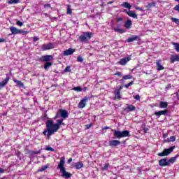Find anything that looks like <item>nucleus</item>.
<instances>
[{
    "instance_id": "1",
    "label": "nucleus",
    "mask_w": 179,
    "mask_h": 179,
    "mask_svg": "<svg viewBox=\"0 0 179 179\" xmlns=\"http://www.w3.org/2000/svg\"><path fill=\"white\" fill-rule=\"evenodd\" d=\"M46 129L43 132L44 136H47L48 141L51 139V136L55 134V130L52 128V123L50 121L46 122Z\"/></svg>"
},
{
    "instance_id": "2",
    "label": "nucleus",
    "mask_w": 179,
    "mask_h": 179,
    "mask_svg": "<svg viewBox=\"0 0 179 179\" xmlns=\"http://www.w3.org/2000/svg\"><path fill=\"white\" fill-rule=\"evenodd\" d=\"M65 164V158L62 157L60 159V162L57 166V169H59L62 173V177H65L66 178H71L72 177V173L66 172L65 167L64 166Z\"/></svg>"
},
{
    "instance_id": "3",
    "label": "nucleus",
    "mask_w": 179,
    "mask_h": 179,
    "mask_svg": "<svg viewBox=\"0 0 179 179\" xmlns=\"http://www.w3.org/2000/svg\"><path fill=\"white\" fill-rule=\"evenodd\" d=\"M113 131V136L115 139H121V138H127V136H131L129 131L124 130L122 131L118 130H112Z\"/></svg>"
},
{
    "instance_id": "4",
    "label": "nucleus",
    "mask_w": 179,
    "mask_h": 179,
    "mask_svg": "<svg viewBox=\"0 0 179 179\" xmlns=\"http://www.w3.org/2000/svg\"><path fill=\"white\" fill-rule=\"evenodd\" d=\"M93 33L92 32H83L82 35L79 36V40L81 43H87L90 38H92Z\"/></svg>"
},
{
    "instance_id": "5",
    "label": "nucleus",
    "mask_w": 179,
    "mask_h": 179,
    "mask_svg": "<svg viewBox=\"0 0 179 179\" xmlns=\"http://www.w3.org/2000/svg\"><path fill=\"white\" fill-rule=\"evenodd\" d=\"M64 119H59L57 120V123L54 124V121L52 120H48V121L52 123V128L55 131L58 132V129L61 128V125H64Z\"/></svg>"
},
{
    "instance_id": "6",
    "label": "nucleus",
    "mask_w": 179,
    "mask_h": 179,
    "mask_svg": "<svg viewBox=\"0 0 179 179\" xmlns=\"http://www.w3.org/2000/svg\"><path fill=\"white\" fill-rule=\"evenodd\" d=\"M175 148H176V145H173L169 148H165L162 152H159L157 154V156H159L160 157H164V156H169V155H170L171 153H173Z\"/></svg>"
},
{
    "instance_id": "7",
    "label": "nucleus",
    "mask_w": 179,
    "mask_h": 179,
    "mask_svg": "<svg viewBox=\"0 0 179 179\" xmlns=\"http://www.w3.org/2000/svg\"><path fill=\"white\" fill-rule=\"evenodd\" d=\"M59 115L63 120H66L69 115L68 111L64 109H59V110L56 113L55 118H58Z\"/></svg>"
},
{
    "instance_id": "8",
    "label": "nucleus",
    "mask_w": 179,
    "mask_h": 179,
    "mask_svg": "<svg viewBox=\"0 0 179 179\" xmlns=\"http://www.w3.org/2000/svg\"><path fill=\"white\" fill-rule=\"evenodd\" d=\"M9 29L10 31H11V34H24V36H26L28 33L27 31H23L15 27H10Z\"/></svg>"
},
{
    "instance_id": "9",
    "label": "nucleus",
    "mask_w": 179,
    "mask_h": 179,
    "mask_svg": "<svg viewBox=\"0 0 179 179\" xmlns=\"http://www.w3.org/2000/svg\"><path fill=\"white\" fill-rule=\"evenodd\" d=\"M54 57L50 55H43L39 58V61H41V62H50V61H52Z\"/></svg>"
},
{
    "instance_id": "10",
    "label": "nucleus",
    "mask_w": 179,
    "mask_h": 179,
    "mask_svg": "<svg viewBox=\"0 0 179 179\" xmlns=\"http://www.w3.org/2000/svg\"><path fill=\"white\" fill-rule=\"evenodd\" d=\"M158 163H159V166H160V167H167L169 166V158H167V157L162 158L159 160Z\"/></svg>"
},
{
    "instance_id": "11",
    "label": "nucleus",
    "mask_w": 179,
    "mask_h": 179,
    "mask_svg": "<svg viewBox=\"0 0 179 179\" xmlns=\"http://www.w3.org/2000/svg\"><path fill=\"white\" fill-rule=\"evenodd\" d=\"M55 44L52 43H48V44H43L41 45L42 51H47V50H52L54 48Z\"/></svg>"
},
{
    "instance_id": "12",
    "label": "nucleus",
    "mask_w": 179,
    "mask_h": 179,
    "mask_svg": "<svg viewBox=\"0 0 179 179\" xmlns=\"http://www.w3.org/2000/svg\"><path fill=\"white\" fill-rule=\"evenodd\" d=\"M89 101V98L87 96H85L78 103V108H85L86 107V102Z\"/></svg>"
},
{
    "instance_id": "13",
    "label": "nucleus",
    "mask_w": 179,
    "mask_h": 179,
    "mask_svg": "<svg viewBox=\"0 0 179 179\" xmlns=\"http://www.w3.org/2000/svg\"><path fill=\"white\" fill-rule=\"evenodd\" d=\"M166 114H169V110L167 109H165L164 110L156 111L155 113V115H156L157 118H160L162 115H166Z\"/></svg>"
},
{
    "instance_id": "14",
    "label": "nucleus",
    "mask_w": 179,
    "mask_h": 179,
    "mask_svg": "<svg viewBox=\"0 0 179 179\" xmlns=\"http://www.w3.org/2000/svg\"><path fill=\"white\" fill-rule=\"evenodd\" d=\"M75 51H76V49L70 48L68 50H66L64 51L63 55L64 57H68V55H72V54H73V52H75Z\"/></svg>"
},
{
    "instance_id": "15",
    "label": "nucleus",
    "mask_w": 179,
    "mask_h": 179,
    "mask_svg": "<svg viewBox=\"0 0 179 179\" xmlns=\"http://www.w3.org/2000/svg\"><path fill=\"white\" fill-rule=\"evenodd\" d=\"M9 80H10V77L7 76L3 81L0 82V90L2 87H5L8 83H9Z\"/></svg>"
},
{
    "instance_id": "16",
    "label": "nucleus",
    "mask_w": 179,
    "mask_h": 179,
    "mask_svg": "<svg viewBox=\"0 0 179 179\" xmlns=\"http://www.w3.org/2000/svg\"><path fill=\"white\" fill-rule=\"evenodd\" d=\"M118 145H121V141L118 140H112L109 141V146H111L112 148H115L118 146Z\"/></svg>"
},
{
    "instance_id": "17",
    "label": "nucleus",
    "mask_w": 179,
    "mask_h": 179,
    "mask_svg": "<svg viewBox=\"0 0 179 179\" xmlns=\"http://www.w3.org/2000/svg\"><path fill=\"white\" fill-rule=\"evenodd\" d=\"M83 166L84 165L83 163H82V162H76L72 165V167L73 169H76V170H80V169H83Z\"/></svg>"
},
{
    "instance_id": "18",
    "label": "nucleus",
    "mask_w": 179,
    "mask_h": 179,
    "mask_svg": "<svg viewBox=\"0 0 179 179\" xmlns=\"http://www.w3.org/2000/svg\"><path fill=\"white\" fill-rule=\"evenodd\" d=\"M135 110H136V107H135L134 105H129V104H127V107L124 108V111H126V113L135 111Z\"/></svg>"
},
{
    "instance_id": "19",
    "label": "nucleus",
    "mask_w": 179,
    "mask_h": 179,
    "mask_svg": "<svg viewBox=\"0 0 179 179\" xmlns=\"http://www.w3.org/2000/svg\"><path fill=\"white\" fill-rule=\"evenodd\" d=\"M131 61V57H127L123 59H121L119 62L120 65H127L128 62Z\"/></svg>"
},
{
    "instance_id": "20",
    "label": "nucleus",
    "mask_w": 179,
    "mask_h": 179,
    "mask_svg": "<svg viewBox=\"0 0 179 179\" xmlns=\"http://www.w3.org/2000/svg\"><path fill=\"white\" fill-rule=\"evenodd\" d=\"M124 12H126V13L128 15V16H129L130 17H133V19L138 18V15H136V13H135V12H134V11H128V10H125Z\"/></svg>"
},
{
    "instance_id": "21",
    "label": "nucleus",
    "mask_w": 179,
    "mask_h": 179,
    "mask_svg": "<svg viewBox=\"0 0 179 179\" xmlns=\"http://www.w3.org/2000/svg\"><path fill=\"white\" fill-rule=\"evenodd\" d=\"M140 40L138 36L134 35L132 37H130L127 39V43H134V41H138Z\"/></svg>"
},
{
    "instance_id": "22",
    "label": "nucleus",
    "mask_w": 179,
    "mask_h": 179,
    "mask_svg": "<svg viewBox=\"0 0 179 179\" xmlns=\"http://www.w3.org/2000/svg\"><path fill=\"white\" fill-rule=\"evenodd\" d=\"M179 61V55H172L170 59V62L171 64H174V62H178Z\"/></svg>"
},
{
    "instance_id": "23",
    "label": "nucleus",
    "mask_w": 179,
    "mask_h": 179,
    "mask_svg": "<svg viewBox=\"0 0 179 179\" xmlns=\"http://www.w3.org/2000/svg\"><path fill=\"white\" fill-rule=\"evenodd\" d=\"M179 155H176L175 157H171L169 160H168V163L170 166V164H173L174 163H176V161L177 160V159H178Z\"/></svg>"
},
{
    "instance_id": "24",
    "label": "nucleus",
    "mask_w": 179,
    "mask_h": 179,
    "mask_svg": "<svg viewBox=\"0 0 179 179\" xmlns=\"http://www.w3.org/2000/svg\"><path fill=\"white\" fill-rule=\"evenodd\" d=\"M159 108H167V107H169V103L162 101L159 102Z\"/></svg>"
},
{
    "instance_id": "25",
    "label": "nucleus",
    "mask_w": 179,
    "mask_h": 179,
    "mask_svg": "<svg viewBox=\"0 0 179 179\" xmlns=\"http://www.w3.org/2000/svg\"><path fill=\"white\" fill-rule=\"evenodd\" d=\"M132 27V21L131 20H127V22L124 23L125 29H131Z\"/></svg>"
},
{
    "instance_id": "26",
    "label": "nucleus",
    "mask_w": 179,
    "mask_h": 179,
    "mask_svg": "<svg viewBox=\"0 0 179 179\" xmlns=\"http://www.w3.org/2000/svg\"><path fill=\"white\" fill-rule=\"evenodd\" d=\"M114 31L116 33H119L120 34H122V33H125L127 31L124 29H119L117 27L113 28Z\"/></svg>"
},
{
    "instance_id": "27",
    "label": "nucleus",
    "mask_w": 179,
    "mask_h": 179,
    "mask_svg": "<svg viewBox=\"0 0 179 179\" xmlns=\"http://www.w3.org/2000/svg\"><path fill=\"white\" fill-rule=\"evenodd\" d=\"M50 66H52V63L51 62H46L44 64L45 71H48V68H50Z\"/></svg>"
},
{
    "instance_id": "28",
    "label": "nucleus",
    "mask_w": 179,
    "mask_h": 179,
    "mask_svg": "<svg viewBox=\"0 0 179 179\" xmlns=\"http://www.w3.org/2000/svg\"><path fill=\"white\" fill-rule=\"evenodd\" d=\"M114 94H115V99L116 100H120L121 99V92H120L119 91L115 90Z\"/></svg>"
},
{
    "instance_id": "29",
    "label": "nucleus",
    "mask_w": 179,
    "mask_h": 179,
    "mask_svg": "<svg viewBox=\"0 0 179 179\" xmlns=\"http://www.w3.org/2000/svg\"><path fill=\"white\" fill-rule=\"evenodd\" d=\"M19 2H20V0H9L7 1V3H8V5H13L19 3Z\"/></svg>"
},
{
    "instance_id": "30",
    "label": "nucleus",
    "mask_w": 179,
    "mask_h": 179,
    "mask_svg": "<svg viewBox=\"0 0 179 179\" xmlns=\"http://www.w3.org/2000/svg\"><path fill=\"white\" fill-rule=\"evenodd\" d=\"M176 136H172L170 138H168L166 141V142H176Z\"/></svg>"
},
{
    "instance_id": "31",
    "label": "nucleus",
    "mask_w": 179,
    "mask_h": 179,
    "mask_svg": "<svg viewBox=\"0 0 179 179\" xmlns=\"http://www.w3.org/2000/svg\"><path fill=\"white\" fill-rule=\"evenodd\" d=\"M157 71H163L164 69V67L160 64L159 62H157Z\"/></svg>"
},
{
    "instance_id": "32",
    "label": "nucleus",
    "mask_w": 179,
    "mask_h": 179,
    "mask_svg": "<svg viewBox=\"0 0 179 179\" xmlns=\"http://www.w3.org/2000/svg\"><path fill=\"white\" fill-rule=\"evenodd\" d=\"M121 6H124V8H127V9H131V4L128 2H124Z\"/></svg>"
},
{
    "instance_id": "33",
    "label": "nucleus",
    "mask_w": 179,
    "mask_h": 179,
    "mask_svg": "<svg viewBox=\"0 0 179 179\" xmlns=\"http://www.w3.org/2000/svg\"><path fill=\"white\" fill-rule=\"evenodd\" d=\"M155 6H156V2H152V3H149L146 6V8H148V9H150V8H153Z\"/></svg>"
},
{
    "instance_id": "34",
    "label": "nucleus",
    "mask_w": 179,
    "mask_h": 179,
    "mask_svg": "<svg viewBox=\"0 0 179 179\" xmlns=\"http://www.w3.org/2000/svg\"><path fill=\"white\" fill-rule=\"evenodd\" d=\"M29 155L31 156H34V155H38L40 153V151H33V150H29L28 152Z\"/></svg>"
},
{
    "instance_id": "35",
    "label": "nucleus",
    "mask_w": 179,
    "mask_h": 179,
    "mask_svg": "<svg viewBox=\"0 0 179 179\" xmlns=\"http://www.w3.org/2000/svg\"><path fill=\"white\" fill-rule=\"evenodd\" d=\"M122 79L124 80H128L129 79H132V76L131 74H129V75H125L122 77Z\"/></svg>"
},
{
    "instance_id": "36",
    "label": "nucleus",
    "mask_w": 179,
    "mask_h": 179,
    "mask_svg": "<svg viewBox=\"0 0 179 179\" xmlns=\"http://www.w3.org/2000/svg\"><path fill=\"white\" fill-rule=\"evenodd\" d=\"M13 82H15L17 86H23V83L19 80H13Z\"/></svg>"
},
{
    "instance_id": "37",
    "label": "nucleus",
    "mask_w": 179,
    "mask_h": 179,
    "mask_svg": "<svg viewBox=\"0 0 179 179\" xmlns=\"http://www.w3.org/2000/svg\"><path fill=\"white\" fill-rule=\"evenodd\" d=\"M48 169V166L45 165L41 167V169H38V171H40L41 173L44 171L45 170H47Z\"/></svg>"
},
{
    "instance_id": "38",
    "label": "nucleus",
    "mask_w": 179,
    "mask_h": 179,
    "mask_svg": "<svg viewBox=\"0 0 179 179\" xmlns=\"http://www.w3.org/2000/svg\"><path fill=\"white\" fill-rule=\"evenodd\" d=\"M73 90H74L75 92H82V87L80 86L75 87L74 88H73Z\"/></svg>"
},
{
    "instance_id": "39",
    "label": "nucleus",
    "mask_w": 179,
    "mask_h": 179,
    "mask_svg": "<svg viewBox=\"0 0 179 179\" xmlns=\"http://www.w3.org/2000/svg\"><path fill=\"white\" fill-rule=\"evenodd\" d=\"M171 21H172L173 23H176V24H178V25H179V19L174 18V17H171Z\"/></svg>"
},
{
    "instance_id": "40",
    "label": "nucleus",
    "mask_w": 179,
    "mask_h": 179,
    "mask_svg": "<svg viewBox=\"0 0 179 179\" xmlns=\"http://www.w3.org/2000/svg\"><path fill=\"white\" fill-rule=\"evenodd\" d=\"M110 167V164H105L104 166L102 168V171H106Z\"/></svg>"
},
{
    "instance_id": "41",
    "label": "nucleus",
    "mask_w": 179,
    "mask_h": 179,
    "mask_svg": "<svg viewBox=\"0 0 179 179\" xmlns=\"http://www.w3.org/2000/svg\"><path fill=\"white\" fill-rule=\"evenodd\" d=\"M67 15H72V9L71 8V6H67Z\"/></svg>"
},
{
    "instance_id": "42",
    "label": "nucleus",
    "mask_w": 179,
    "mask_h": 179,
    "mask_svg": "<svg viewBox=\"0 0 179 179\" xmlns=\"http://www.w3.org/2000/svg\"><path fill=\"white\" fill-rule=\"evenodd\" d=\"M173 45H175V50L177 52H179V43H174Z\"/></svg>"
},
{
    "instance_id": "43",
    "label": "nucleus",
    "mask_w": 179,
    "mask_h": 179,
    "mask_svg": "<svg viewBox=\"0 0 179 179\" xmlns=\"http://www.w3.org/2000/svg\"><path fill=\"white\" fill-rule=\"evenodd\" d=\"M45 150L50 151V152H55V150L52 148L50 146H48L45 148Z\"/></svg>"
},
{
    "instance_id": "44",
    "label": "nucleus",
    "mask_w": 179,
    "mask_h": 179,
    "mask_svg": "<svg viewBox=\"0 0 179 179\" xmlns=\"http://www.w3.org/2000/svg\"><path fill=\"white\" fill-rule=\"evenodd\" d=\"M132 85H134V81H131L130 83L126 84L124 85V87H126V89H128V87H129V86H132Z\"/></svg>"
},
{
    "instance_id": "45",
    "label": "nucleus",
    "mask_w": 179,
    "mask_h": 179,
    "mask_svg": "<svg viewBox=\"0 0 179 179\" xmlns=\"http://www.w3.org/2000/svg\"><path fill=\"white\" fill-rule=\"evenodd\" d=\"M77 61L78 62H83V58L82 57V56H78Z\"/></svg>"
},
{
    "instance_id": "46",
    "label": "nucleus",
    "mask_w": 179,
    "mask_h": 179,
    "mask_svg": "<svg viewBox=\"0 0 179 179\" xmlns=\"http://www.w3.org/2000/svg\"><path fill=\"white\" fill-rule=\"evenodd\" d=\"M64 72H71V66H66L64 70Z\"/></svg>"
},
{
    "instance_id": "47",
    "label": "nucleus",
    "mask_w": 179,
    "mask_h": 179,
    "mask_svg": "<svg viewBox=\"0 0 179 179\" xmlns=\"http://www.w3.org/2000/svg\"><path fill=\"white\" fill-rule=\"evenodd\" d=\"M16 24L17 25V26H20V27H22V26H23V22H20V21H17V23H16Z\"/></svg>"
},
{
    "instance_id": "48",
    "label": "nucleus",
    "mask_w": 179,
    "mask_h": 179,
    "mask_svg": "<svg viewBox=\"0 0 179 179\" xmlns=\"http://www.w3.org/2000/svg\"><path fill=\"white\" fill-rule=\"evenodd\" d=\"M134 99H135V100H141V96H139V94L135 95Z\"/></svg>"
},
{
    "instance_id": "49",
    "label": "nucleus",
    "mask_w": 179,
    "mask_h": 179,
    "mask_svg": "<svg viewBox=\"0 0 179 179\" xmlns=\"http://www.w3.org/2000/svg\"><path fill=\"white\" fill-rule=\"evenodd\" d=\"M115 90H116V92H120L121 90H122V86H119V87H117Z\"/></svg>"
},
{
    "instance_id": "50",
    "label": "nucleus",
    "mask_w": 179,
    "mask_h": 179,
    "mask_svg": "<svg viewBox=\"0 0 179 179\" xmlns=\"http://www.w3.org/2000/svg\"><path fill=\"white\" fill-rule=\"evenodd\" d=\"M174 10H176L177 12H179V4L176 5L174 8H173Z\"/></svg>"
},
{
    "instance_id": "51",
    "label": "nucleus",
    "mask_w": 179,
    "mask_h": 179,
    "mask_svg": "<svg viewBox=\"0 0 179 179\" xmlns=\"http://www.w3.org/2000/svg\"><path fill=\"white\" fill-rule=\"evenodd\" d=\"M38 40H39V38H38V37H37V36H34V37L33 38V41H34V43H36V41H38Z\"/></svg>"
},
{
    "instance_id": "52",
    "label": "nucleus",
    "mask_w": 179,
    "mask_h": 179,
    "mask_svg": "<svg viewBox=\"0 0 179 179\" xmlns=\"http://www.w3.org/2000/svg\"><path fill=\"white\" fill-rule=\"evenodd\" d=\"M3 173H5V169L0 168V174H3Z\"/></svg>"
},
{
    "instance_id": "53",
    "label": "nucleus",
    "mask_w": 179,
    "mask_h": 179,
    "mask_svg": "<svg viewBox=\"0 0 179 179\" xmlns=\"http://www.w3.org/2000/svg\"><path fill=\"white\" fill-rule=\"evenodd\" d=\"M116 22H122V17L117 18Z\"/></svg>"
},
{
    "instance_id": "54",
    "label": "nucleus",
    "mask_w": 179,
    "mask_h": 179,
    "mask_svg": "<svg viewBox=\"0 0 179 179\" xmlns=\"http://www.w3.org/2000/svg\"><path fill=\"white\" fill-rule=\"evenodd\" d=\"M44 8H51V5L50 4H44Z\"/></svg>"
},
{
    "instance_id": "55",
    "label": "nucleus",
    "mask_w": 179,
    "mask_h": 179,
    "mask_svg": "<svg viewBox=\"0 0 179 179\" xmlns=\"http://www.w3.org/2000/svg\"><path fill=\"white\" fill-rule=\"evenodd\" d=\"M148 129H148V128L145 127V128L143 129L144 134H148Z\"/></svg>"
},
{
    "instance_id": "56",
    "label": "nucleus",
    "mask_w": 179,
    "mask_h": 179,
    "mask_svg": "<svg viewBox=\"0 0 179 179\" xmlns=\"http://www.w3.org/2000/svg\"><path fill=\"white\" fill-rule=\"evenodd\" d=\"M117 76H121V72L117 71V73H115Z\"/></svg>"
},
{
    "instance_id": "57",
    "label": "nucleus",
    "mask_w": 179,
    "mask_h": 179,
    "mask_svg": "<svg viewBox=\"0 0 179 179\" xmlns=\"http://www.w3.org/2000/svg\"><path fill=\"white\" fill-rule=\"evenodd\" d=\"M171 87V84H168L166 86V89H170Z\"/></svg>"
},
{
    "instance_id": "58",
    "label": "nucleus",
    "mask_w": 179,
    "mask_h": 179,
    "mask_svg": "<svg viewBox=\"0 0 179 179\" xmlns=\"http://www.w3.org/2000/svg\"><path fill=\"white\" fill-rule=\"evenodd\" d=\"M136 10H141V11L143 10V9H142V8L141 7H136Z\"/></svg>"
},
{
    "instance_id": "59",
    "label": "nucleus",
    "mask_w": 179,
    "mask_h": 179,
    "mask_svg": "<svg viewBox=\"0 0 179 179\" xmlns=\"http://www.w3.org/2000/svg\"><path fill=\"white\" fill-rule=\"evenodd\" d=\"M86 128L87 129H89V128H90L92 127V124H86Z\"/></svg>"
},
{
    "instance_id": "60",
    "label": "nucleus",
    "mask_w": 179,
    "mask_h": 179,
    "mask_svg": "<svg viewBox=\"0 0 179 179\" xmlns=\"http://www.w3.org/2000/svg\"><path fill=\"white\" fill-rule=\"evenodd\" d=\"M52 87H58V84L52 85Z\"/></svg>"
},
{
    "instance_id": "61",
    "label": "nucleus",
    "mask_w": 179,
    "mask_h": 179,
    "mask_svg": "<svg viewBox=\"0 0 179 179\" xmlns=\"http://www.w3.org/2000/svg\"><path fill=\"white\" fill-rule=\"evenodd\" d=\"M167 136H169V134H164L163 138H167Z\"/></svg>"
},
{
    "instance_id": "62",
    "label": "nucleus",
    "mask_w": 179,
    "mask_h": 179,
    "mask_svg": "<svg viewBox=\"0 0 179 179\" xmlns=\"http://www.w3.org/2000/svg\"><path fill=\"white\" fill-rule=\"evenodd\" d=\"M0 43H5V38H0Z\"/></svg>"
},
{
    "instance_id": "63",
    "label": "nucleus",
    "mask_w": 179,
    "mask_h": 179,
    "mask_svg": "<svg viewBox=\"0 0 179 179\" xmlns=\"http://www.w3.org/2000/svg\"><path fill=\"white\" fill-rule=\"evenodd\" d=\"M68 163H72V158L68 159Z\"/></svg>"
},
{
    "instance_id": "64",
    "label": "nucleus",
    "mask_w": 179,
    "mask_h": 179,
    "mask_svg": "<svg viewBox=\"0 0 179 179\" xmlns=\"http://www.w3.org/2000/svg\"><path fill=\"white\" fill-rule=\"evenodd\" d=\"M103 129H105V130H106V129H110V127H103Z\"/></svg>"
}]
</instances>
